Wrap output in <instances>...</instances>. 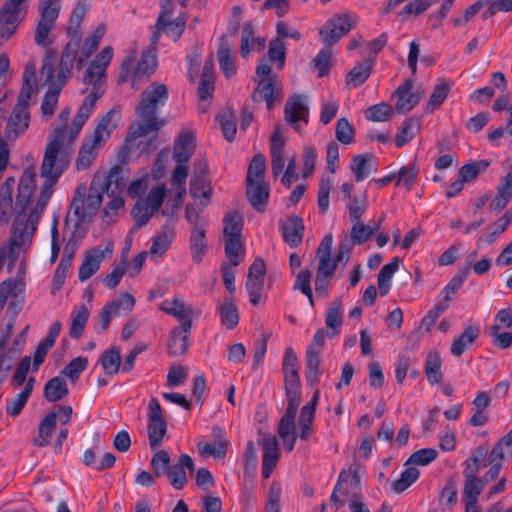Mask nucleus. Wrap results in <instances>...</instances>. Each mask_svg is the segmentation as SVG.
<instances>
[{
	"instance_id": "obj_61",
	"label": "nucleus",
	"mask_w": 512,
	"mask_h": 512,
	"mask_svg": "<svg viewBox=\"0 0 512 512\" xmlns=\"http://www.w3.org/2000/svg\"><path fill=\"white\" fill-rule=\"evenodd\" d=\"M486 484L483 478L464 479L462 500L478 501Z\"/></svg>"
},
{
	"instance_id": "obj_47",
	"label": "nucleus",
	"mask_w": 512,
	"mask_h": 512,
	"mask_svg": "<svg viewBox=\"0 0 512 512\" xmlns=\"http://www.w3.org/2000/svg\"><path fill=\"white\" fill-rule=\"evenodd\" d=\"M348 477H350L351 483L357 484L359 482V477L357 475L356 470H349L348 474L344 470L340 472L338 481L330 496V501L337 504V509H339L344 504L342 500L338 499L337 493L340 492L343 495H346L348 493V489L346 487Z\"/></svg>"
},
{
	"instance_id": "obj_29",
	"label": "nucleus",
	"mask_w": 512,
	"mask_h": 512,
	"mask_svg": "<svg viewBox=\"0 0 512 512\" xmlns=\"http://www.w3.org/2000/svg\"><path fill=\"white\" fill-rule=\"evenodd\" d=\"M223 431L220 427L213 428V436L216 440L213 443L203 439L198 441V451L202 456H213L215 458H223L227 452V441L222 437Z\"/></svg>"
},
{
	"instance_id": "obj_26",
	"label": "nucleus",
	"mask_w": 512,
	"mask_h": 512,
	"mask_svg": "<svg viewBox=\"0 0 512 512\" xmlns=\"http://www.w3.org/2000/svg\"><path fill=\"white\" fill-rule=\"evenodd\" d=\"M84 17V9L83 7H76L73 9L67 26V35L70 38L69 42L67 43L64 51L62 53H66L68 47L70 45H74L73 54H74V62L76 61L78 49H79V43L82 37V31H81V23Z\"/></svg>"
},
{
	"instance_id": "obj_2",
	"label": "nucleus",
	"mask_w": 512,
	"mask_h": 512,
	"mask_svg": "<svg viewBox=\"0 0 512 512\" xmlns=\"http://www.w3.org/2000/svg\"><path fill=\"white\" fill-rule=\"evenodd\" d=\"M68 166L67 156H62L59 159L55 158L52 146L45 150L40 168V176L44 178V182L41 185L37 203L29 215L25 213V210L19 209L13 223L21 221L25 226V231L31 232L32 236L34 235L40 217L52 197L54 186Z\"/></svg>"
},
{
	"instance_id": "obj_46",
	"label": "nucleus",
	"mask_w": 512,
	"mask_h": 512,
	"mask_svg": "<svg viewBox=\"0 0 512 512\" xmlns=\"http://www.w3.org/2000/svg\"><path fill=\"white\" fill-rule=\"evenodd\" d=\"M106 375L113 376L117 374L121 367L120 350L115 347L106 349L99 360Z\"/></svg>"
},
{
	"instance_id": "obj_11",
	"label": "nucleus",
	"mask_w": 512,
	"mask_h": 512,
	"mask_svg": "<svg viewBox=\"0 0 512 512\" xmlns=\"http://www.w3.org/2000/svg\"><path fill=\"white\" fill-rule=\"evenodd\" d=\"M148 438L151 449H157L167 432V423L162 415V408L157 398L153 397L148 403Z\"/></svg>"
},
{
	"instance_id": "obj_13",
	"label": "nucleus",
	"mask_w": 512,
	"mask_h": 512,
	"mask_svg": "<svg viewBox=\"0 0 512 512\" xmlns=\"http://www.w3.org/2000/svg\"><path fill=\"white\" fill-rule=\"evenodd\" d=\"M32 238L33 236L31 235V232L25 231V226H23L21 221L13 223L9 247L6 251L4 249H0V251L5 255V258L9 261V270L14 268L19 257V250L22 248H28L31 244Z\"/></svg>"
},
{
	"instance_id": "obj_15",
	"label": "nucleus",
	"mask_w": 512,
	"mask_h": 512,
	"mask_svg": "<svg viewBox=\"0 0 512 512\" xmlns=\"http://www.w3.org/2000/svg\"><path fill=\"white\" fill-rule=\"evenodd\" d=\"M111 254L112 247L109 245H107L105 248L97 246L89 251H86L84 254V260L78 272L79 280L84 282L91 278L99 270L102 261L107 256H111Z\"/></svg>"
},
{
	"instance_id": "obj_35",
	"label": "nucleus",
	"mask_w": 512,
	"mask_h": 512,
	"mask_svg": "<svg viewBox=\"0 0 512 512\" xmlns=\"http://www.w3.org/2000/svg\"><path fill=\"white\" fill-rule=\"evenodd\" d=\"M15 179L9 177L0 186V222H8L13 210L12 194Z\"/></svg>"
},
{
	"instance_id": "obj_21",
	"label": "nucleus",
	"mask_w": 512,
	"mask_h": 512,
	"mask_svg": "<svg viewBox=\"0 0 512 512\" xmlns=\"http://www.w3.org/2000/svg\"><path fill=\"white\" fill-rule=\"evenodd\" d=\"M36 186V172L33 167L24 170L18 185L15 207L26 210Z\"/></svg>"
},
{
	"instance_id": "obj_31",
	"label": "nucleus",
	"mask_w": 512,
	"mask_h": 512,
	"mask_svg": "<svg viewBox=\"0 0 512 512\" xmlns=\"http://www.w3.org/2000/svg\"><path fill=\"white\" fill-rule=\"evenodd\" d=\"M168 15L163 13L159 16L156 27L158 32L163 31L173 41H177L182 36L186 27L185 15H179L172 21H169Z\"/></svg>"
},
{
	"instance_id": "obj_45",
	"label": "nucleus",
	"mask_w": 512,
	"mask_h": 512,
	"mask_svg": "<svg viewBox=\"0 0 512 512\" xmlns=\"http://www.w3.org/2000/svg\"><path fill=\"white\" fill-rule=\"evenodd\" d=\"M105 33L104 26H98L84 41L81 48V57L77 61V68L81 69L85 59L89 58L98 48Z\"/></svg>"
},
{
	"instance_id": "obj_58",
	"label": "nucleus",
	"mask_w": 512,
	"mask_h": 512,
	"mask_svg": "<svg viewBox=\"0 0 512 512\" xmlns=\"http://www.w3.org/2000/svg\"><path fill=\"white\" fill-rule=\"evenodd\" d=\"M452 87V82L448 80H442L438 83L430 96L427 104V110L433 112L438 108L447 98L449 91Z\"/></svg>"
},
{
	"instance_id": "obj_54",
	"label": "nucleus",
	"mask_w": 512,
	"mask_h": 512,
	"mask_svg": "<svg viewBox=\"0 0 512 512\" xmlns=\"http://www.w3.org/2000/svg\"><path fill=\"white\" fill-rule=\"evenodd\" d=\"M206 230L191 231L190 249L195 263H200L206 254L207 244L205 242Z\"/></svg>"
},
{
	"instance_id": "obj_22",
	"label": "nucleus",
	"mask_w": 512,
	"mask_h": 512,
	"mask_svg": "<svg viewBox=\"0 0 512 512\" xmlns=\"http://www.w3.org/2000/svg\"><path fill=\"white\" fill-rule=\"evenodd\" d=\"M319 392L316 391L312 399L302 407L300 418L298 420L299 438L306 441L313 434V422L315 418V411L318 402Z\"/></svg>"
},
{
	"instance_id": "obj_41",
	"label": "nucleus",
	"mask_w": 512,
	"mask_h": 512,
	"mask_svg": "<svg viewBox=\"0 0 512 512\" xmlns=\"http://www.w3.org/2000/svg\"><path fill=\"white\" fill-rule=\"evenodd\" d=\"M69 393L67 383L60 376L53 377L44 386V398L49 402H56L65 398Z\"/></svg>"
},
{
	"instance_id": "obj_8",
	"label": "nucleus",
	"mask_w": 512,
	"mask_h": 512,
	"mask_svg": "<svg viewBox=\"0 0 512 512\" xmlns=\"http://www.w3.org/2000/svg\"><path fill=\"white\" fill-rule=\"evenodd\" d=\"M103 201V193L92 185L87 192L85 184H79L70 204L72 213L78 222L89 221L98 212Z\"/></svg>"
},
{
	"instance_id": "obj_18",
	"label": "nucleus",
	"mask_w": 512,
	"mask_h": 512,
	"mask_svg": "<svg viewBox=\"0 0 512 512\" xmlns=\"http://www.w3.org/2000/svg\"><path fill=\"white\" fill-rule=\"evenodd\" d=\"M159 308L161 311L175 317L181 322L177 328H182V330L186 332L191 330L193 308L185 305L180 298L175 297L173 300L166 299L160 303Z\"/></svg>"
},
{
	"instance_id": "obj_44",
	"label": "nucleus",
	"mask_w": 512,
	"mask_h": 512,
	"mask_svg": "<svg viewBox=\"0 0 512 512\" xmlns=\"http://www.w3.org/2000/svg\"><path fill=\"white\" fill-rule=\"evenodd\" d=\"M89 318V310L85 305L74 307L71 313L70 336L78 339L82 336Z\"/></svg>"
},
{
	"instance_id": "obj_59",
	"label": "nucleus",
	"mask_w": 512,
	"mask_h": 512,
	"mask_svg": "<svg viewBox=\"0 0 512 512\" xmlns=\"http://www.w3.org/2000/svg\"><path fill=\"white\" fill-rule=\"evenodd\" d=\"M392 116L393 109L385 102L372 105L365 111V118L372 122H384L389 120Z\"/></svg>"
},
{
	"instance_id": "obj_5",
	"label": "nucleus",
	"mask_w": 512,
	"mask_h": 512,
	"mask_svg": "<svg viewBox=\"0 0 512 512\" xmlns=\"http://www.w3.org/2000/svg\"><path fill=\"white\" fill-rule=\"evenodd\" d=\"M157 41L158 33H155L152 37L151 47L142 52L141 58L136 65L137 50L136 48H130L128 55L122 62L121 82L131 80V87L137 89L143 79L150 77L155 72L158 62L154 45Z\"/></svg>"
},
{
	"instance_id": "obj_64",
	"label": "nucleus",
	"mask_w": 512,
	"mask_h": 512,
	"mask_svg": "<svg viewBox=\"0 0 512 512\" xmlns=\"http://www.w3.org/2000/svg\"><path fill=\"white\" fill-rule=\"evenodd\" d=\"M88 359L86 357H76L71 360L62 370L61 374L69 378L73 383L76 382L80 374L87 369Z\"/></svg>"
},
{
	"instance_id": "obj_4",
	"label": "nucleus",
	"mask_w": 512,
	"mask_h": 512,
	"mask_svg": "<svg viewBox=\"0 0 512 512\" xmlns=\"http://www.w3.org/2000/svg\"><path fill=\"white\" fill-rule=\"evenodd\" d=\"M73 49L74 45H70L66 53H62L56 76H54V67L50 59L46 58L44 60L41 68V77L45 78V82H48L51 85L45 93L41 103V112L43 116L51 117L56 110L59 94L69 79L74 65Z\"/></svg>"
},
{
	"instance_id": "obj_32",
	"label": "nucleus",
	"mask_w": 512,
	"mask_h": 512,
	"mask_svg": "<svg viewBox=\"0 0 512 512\" xmlns=\"http://www.w3.org/2000/svg\"><path fill=\"white\" fill-rule=\"evenodd\" d=\"M247 197L252 207L264 212L269 199V187L264 182H247Z\"/></svg>"
},
{
	"instance_id": "obj_3",
	"label": "nucleus",
	"mask_w": 512,
	"mask_h": 512,
	"mask_svg": "<svg viewBox=\"0 0 512 512\" xmlns=\"http://www.w3.org/2000/svg\"><path fill=\"white\" fill-rule=\"evenodd\" d=\"M168 99V88L165 84L154 82L140 97V102L136 107V113L140 121L133 123L128 135L126 136V145L133 140L148 135L151 132H157L165 121L156 117V112L160 106H163Z\"/></svg>"
},
{
	"instance_id": "obj_17",
	"label": "nucleus",
	"mask_w": 512,
	"mask_h": 512,
	"mask_svg": "<svg viewBox=\"0 0 512 512\" xmlns=\"http://www.w3.org/2000/svg\"><path fill=\"white\" fill-rule=\"evenodd\" d=\"M284 117L286 122L296 130L301 128L300 122L307 124L309 108L306 99L300 95H294L288 98L285 104Z\"/></svg>"
},
{
	"instance_id": "obj_39",
	"label": "nucleus",
	"mask_w": 512,
	"mask_h": 512,
	"mask_svg": "<svg viewBox=\"0 0 512 512\" xmlns=\"http://www.w3.org/2000/svg\"><path fill=\"white\" fill-rule=\"evenodd\" d=\"M220 321L227 329L235 328L239 323V312L233 298H225L217 307Z\"/></svg>"
},
{
	"instance_id": "obj_40",
	"label": "nucleus",
	"mask_w": 512,
	"mask_h": 512,
	"mask_svg": "<svg viewBox=\"0 0 512 512\" xmlns=\"http://www.w3.org/2000/svg\"><path fill=\"white\" fill-rule=\"evenodd\" d=\"M190 331L186 332L182 328H173L169 335L168 354L171 356H181L188 350V338Z\"/></svg>"
},
{
	"instance_id": "obj_50",
	"label": "nucleus",
	"mask_w": 512,
	"mask_h": 512,
	"mask_svg": "<svg viewBox=\"0 0 512 512\" xmlns=\"http://www.w3.org/2000/svg\"><path fill=\"white\" fill-rule=\"evenodd\" d=\"M419 132V122L414 118L403 121L395 137V145L400 148L410 142Z\"/></svg>"
},
{
	"instance_id": "obj_28",
	"label": "nucleus",
	"mask_w": 512,
	"mask_h": 512,
	"mask_svg": "<svg viewBox=\"0 0 512 512\" xmlns=\"http://www.w3.org/2000/svg\"><path fill=\"white\" fill-rule=\"evenodd\" d=\"M190 195L194 199H199L200 203L207 206L212 195V187L206 175V172H195L190 182Z\"/></svg>"
},
{
	"instance_id": "obj_52",
	"label": "nucleus",
	"mask_w": 512,
	"mask_h": 512,
	"mask_svg": "<svg viewBox=\"0 0 512 512\" xmlns=\"http://www.w3.org/2000/svg\"><path fill=\"white\" fill-rule=\"evenodd\" d=\"M225 256L229 260L226 264L238 266L244 259L245 248L241 238L224 239Z\"/></svg>"
},
{
	"instance_id": "obj_7",
	"label": "nucleus",
	"mask_w": 512,
	"mask_h": 512,
	"mask_svg": "<svg viewBox=\"0 0 512 512\" xmlns=\"http://www.w3.org/2000/svg\"><path fill=\"white\" fill-rule=\"evenodd\" d=\"M332 245H333V236L331 233L326 234L316 252V259L318 260L317 272L320 275H329L332 276L335 273L337 268V262H344L346 264L349 260L350 252L352 249L351 243L348 240L347 235L340 240L338 245V252L336 255V259L332 258Z\"/></svg>"
},
{
	"instance_id": "obj_49",
	"label": "nucleus",
	"mask_w": 512,
	"mask_h": 512,
	"mask_svg": "<svg viewBox=\"0 0 512 512\" xmlns=\"http://www.w3.org/2000/svg\"><path fill=\"white\" fill-rule=\"evenodd\" d=\"M135 305V298L129 293H123L119 298L106 303L104 306L109 309L113 316H125L129 314Z\"/></svg>"
},
{
	"instance_id": "obj_27",
	"label": "nucleus",
	"mask_w": 512,
	"mask_h": 512,
	"mask_svg": "<svg viewBox=\"0 0 512 512\" xmlns=\"http://www.w3.org/2000/svg\"><path fill=\"white\" fill-rule=\"evenodd\" d=\"M413 82L404 81L395 91L397 96L396 110L398 113H406L412 110L420 101V95L412 92Z\"/></svg>"
},
{
	"instance_id": "obj_42",
	"label": "nucleus",
	"mask_w": 512,
	"mask_h": 512,
	"mask_svg": "<svg viewBox=\"0 0 512 512\" xmlns=\"http://www.w3.org/2000/svg\"><path fill=\"white\" fill-rule=\"evenodd\" d=\"M400 259L398 257H394L390 262L382 266L378 274V288L380 294L385 296L388 294L391 287V279L396 271H398L400 266Z\"/></svg>"
},
{
	"instance_id": "obj_30",
	"label": "nucleus",
	"mask_w": 512,
	"mask_h": 512,
	"mask_svg": "<svg viewBox=\"0 0 512 512\" xmlns=\"http://www.w3.org/2000/svg\"><path fill=\"white\" fill-rule=\"evenodd\" d=\"M195 149V135L192 131H182L174 145L173 158L177 163H187Z\"/></svg>"
},
{
	"instance_id": "obj_53",
	"label": "nucleus",
	"mask_w": 512,
	"mask_h": 512,
	"mask_svg": "<svg viewBox=\"0 0 512 512\" xmlns=\"http://www.w3.org/2000/svg\"><path fill=\"white\" fill-rule=\"evenodd\" d=\"M224 239L241 238L243 218L238 212H231L224 217Z\"/></svg>"
},
{
	"instance_id": "obj_60",
	"label": "nucleus",
	"mask_w": 512,
	"mask_h": 512,
	"mask_svg": "<svg viewBox=\"0 0 512 512\" xmlns=\"http://www.w3.org/2000/svg\"><path fill=\"white\" fill-rule=\"evenodd\" d=\"M420 476L417 468L406 466L400 477L392 484V488L396 493H401L410 487Z\"/></svg>"
},
{
	"instance_id": "obj_63",
	"label": "nucleus",
	"mask_w": 512,
	"mask_h": 512,
	"mask_svg": "<svg viewBox=\"0 0 512 512\" xmlns=\"http://www.w3.org/2000/svg\"><path fill=\"white\" fill-rule=\"evenodd\" d=\"M380 224H377L375 227L370 225H364L362 223H354L351 232V242L354 245H361L365 243L370 237L374 234L375 231L379 229Z\"/></svg>"
},
{
	"instance_id": "obj_20",
	"label": "nucleus",
	"mask_w": 512,
	"mask_h": 512,
	"mask_svg": "<svg viewBox=\"0 0 512 512\" xmlns=\"http://www.w3.org/2000/svg\"><path fill=\"white\" fill-rule=\"evenodd\" d=\"M279 229L282 233L283 240L290 247L299 246L304 236V222L300 216L291 215L285 221H281Z\"/></svg>"
},
{
	"instance_id": "obj_51",
	"label": "nucleus",
	"mask_w": 512,
	"mask_h": 512,
	"mask_svg": "<svg viewBox=\"0 0 512 512\" xmlns=\"http://www.w3.org/2000/svg\"><path fill=\"white\" fill-rule=\"evenodd\" d=\"M217 120L221 126L222 132L226 140L232 142L235 138L237 127H236V115L229 109H223L218 115Z\"/></svg>"
},
{
	"instance_id": "obj_62",
	"label": "nucleus",
	"mask_w": 512,
	"mask_h": 512,
	"mask_svg": "<svg viewBox=\"0 0 512 512\" xmlns=\"http://www.w3.org/2000/svg\"><path fill=\"white\" fill-rule=\"evenodd\" d=\"M335 137L340 143L344 145H350L354 143L355 129L346 118L343 117L337 120Z\"/></svg>"
},
{
	"instance_id": "obj_36",
	"label": "nucleus",
	"mask_w": 512,
	"mask_h": 512,
	"mask_svg": "<svg viewBox=\"0 0 512 512\" xmlns=\"http://www.w3.org/2000/svg\"><path fill=\"white\" fill-rule=\"evenodd\" d=\"M24 0H7L0 13V23L18 28L24 17L22 4Z\"/></svg>"
},
{
	"instance_id": "obj_37",
	"label": "nucleus",
	"mask_w": 512,
	"mask_h": 512,
	"mask_svg": "<svg viewBox=\"0 0 512 512\" xmlns=\"http://www.w3.org/2000/svg\"><path fill=\"white\" fill-rule=\"evenodd\" d=\"M441 368L442 358L439 352L436 350L430 351L424 364V371L430 385H436L442 381L443 374Z\"/></svg>"
},
{
	"instance_id": "obj_43",
	"label": "nucleus",
	"mask_w": 512,
	"mask_h": 512,
	"mask_svg": "<svg viewBox=\"0 0 512 512\" xmlns=\"http://www.w3.org/2000/svg\"><path fill=\"white\" fill-rule=\"evenodd\" d=\"M219 67L226 78H231L236 74V66L232 55V48L229 44L222 42L217 50Z\"/></svg>"
},
{
	"instance_id": "obj_1",
	"label": "nucleus",
	"mask_w": 512,
	"mask_h": 512,
	"mask_svg": "<svg viewBox=\"0 0 512 512\" xmlns=\"http://www.w3.org/2000/svg\"><path fill=\"white\" fill-rule=\"evenodd\" d=\"M112 58L113 48L106 46L87 67L83 75V82L85 85H92L90 92L85 96L71 125L69 127L53 128L47 139L45 150L52 146L55 158L59 159L62 156H67L68 163L70 164L73 155L72 144L91 116L97 100L101 98L105 91L106 69Z\"/></svg>"
},
{
	"instance_id": "obj_14",
	"label": "nucleus",
	"mask_w": 512,
	"mask_h": 512,
	"mask_svg": "<svg viewBox=\"0 0 512 512\" xmlns=\"http://www.w3.org/2000/svg\"><path fill=\"white\" fill-rule=\"evenodd\" d=\"M41 17L37 24L34 41L43 48H47L53 42L50 33L55 27V22L59 16V8L39 7Z\"/></svg>"
},
{
	"instance_id": "obj_33",
	"label": "nucleus",
	"mask_w": 512,
	"mask_h": 512,
	"mask_svg": "<svg viewBox=\"0 0 512 512\" xmlns=\"http://www.w3.org/2000/svg\"><path fill=\"white\" fill-rule=\"evenodd\" d=\"M375 61L367 59L355 65L345 77V84L349 88L362 85L371 75Z\"/></svg>"
},
{
	"instance_id": "obj_23",
	"label": "nucleus",
	"mask_w": 512,
	"mask_h": 512,
	"mask_svg": "<svg viewBox=\"0 0 512 512\" xmlns=\"http://www.w3.org/2000/svg\"><path fill=\"white\" fill-rule=\"evenodd\" d=\"M176 237L175 227L172 222H166L158 235L152 238L149 254L152 258H158L165 254Z\"/></svg>"
},
{
	"instance_id": "obj_24",
	"label": "nucleus",
	"mask_w": 512,
	"mask_h": 512,
	"mask_svg": "<svg viewBox=\"0 0 512 512\" xmlns=\"http://www.w3.org/2000/svg\"><path fill=\"white\" fill-rule=\"evenodd\" d=\"M185 469H188L190 472L194 471V462L193 459L188 454H181L177 463L174 464L166 475H168L171 485L175 489H182L187 483V476Z\"/></svg>"
},
{
	"instance_id": "obj_6",
	"label": "nucleus",
	"mask_w": 512,
	"mask_h": 512,
	"mask_svg": "<svg viewBox=\"0 0 512 512\" xmlns=\"http://www.w3.org/2000/svg\"><path fill=\"white\" fill-rule=\"evenodd\" d=\"M117 115H119V111L114 109L107 112L99 120L93 134L83 141L75 164L78 171L85 170L92 165L99 149L107 142L112 130L116 127L113 118Z\"/></svg>"
},
{
	"instance_id": "obj_55",
	"label": "nucleus",
	"mask_w": 512,
	"mask_h": 512,
	"mask_svg": "<svg viewBox=\"0 0 512 512\" xmlns=\"http://www.w3.org/2000/svg\"><path fill=\"white\" fill-rule=\"evenodd\" d=\"M266 158L263 154H256L249 165L247 172V182H264L266 173Z\"/></svg>"
},
{
	"instance_id": "obj_19",
	"label": "nucleus",
	"mask_w": 512,
	"mask_h": 512,
	"mask_svg": "<svg viewBox=\"0 0 512 512\" xmlns=\"http://www.w3.org/2000/svg\"><path fill=\"white\" fill-rule=\"evenodd\" d=\"M259 443L263 449L262 476L268 479L279 460V445L276 437L271 434L263 435Z\"/></svg>"
},
{
	"instance_id": "obj_10",
	"label": "nucleus",
	"mask_w": 512,
	"mask_h": 512,
	"mask_svg": "<svg viewBox=\"0 0 512 512\" xmlns=\"http://www.w3.org/2000/svg\"><path fill=\"white\" fill-rule=\"evenodd\" d=\"M357 16L353 13L336 14L326 21L319 35L325 46H332L347 35L356 25Z\"/></svg>"
},
{
	"instance_id": "obj_9",
	"label": "nucleus",
	"mask_w": 512,
	"mask_h": 512,
	"mask_svg": "<svg viewBox=\"0 0 512 512\" xmlns=\"http://www.w3.org/2000/svg\"><path fill=\"white\" fill-rule=\"evenodd\" d=\"M167 195L165 185L159 184L153 187L144 198H139L131 213L134 219L132 230L145 226L150 219L159 211Z\"/></svg>"
},
{
	"instance_id": "obj_56",
	"label": "nucleus",
	"mask_w": 512,
	"mask_h": 512,
	"mask_svg": "<svg viewBox=\"0 0 512 512\" xmlns=\"http://www.w3.org/2000/svg\"><path fill=\"white\" fill-rule=\"evenodd\" d=\"M320 354L306 350L305 355V377L309 385H314L319 381Z\"/></svg>"
},
{
	"instance_id": "obj_25",
	"label": "nucleus",
	"mask_w": 512,
	"mask_h": 512,
	"mask_svg": "<svg viewBox=\"0 0 512 512\" xmlns=\"http://www.w3.org/2000/svg\"><path fill=\"white\" fill-rule=\"evenodd\" d=\"M281 85L277 78L260 79L254 92L255 100L265 101L267 108L270 110L274 107L276 99L280 96Z\"/></svg>"
},
{
	"instance_id": "obj_12",
	"label": "nucleus",
	"mask_w": 512,
	"mask_h": 512,
	"mask_svg": "<svg viewBox=\"0 0 512 512\" xmlns=\"http://www.w3.org/2000/svg\"><path fill=\"white\" fill-rule=\"evenodd\" d=\"M282 370L286 396H301V384L298 373V358L292 347L284 352Z\"/></svg>"
},
{
	"instance_id": "obj_34",
	"label": "nucleus",
	"mask_w": 512,
	"mask_h": 512,
	"mask_svg": "<svg viewBox=\"0 0 512 512\" xmlns=\"http://www.w3.org/2000/svg\"><path fill=\"white\" fill-rule=\"evenodd\" d=\"M57 413H48L40 422L38 433L33 439V443L38 447H46L51 443L52 435L56 428Z\"/></svg>"
},
{
	"instance_id": "obj_38",
	"label": "nucleus",
	"mask_w": 512,
	"mask_h": 512,
	"mask_svg": "<svg viewBox=\"0 0 512 512\" xmlns=\"http://www.w3.org/2000/svg\"><path fill=\"white\" fill-rule=\"evenodd\" d=\"M479 335V329L476 326H467L461 335L451 344V354L459 357L468 350Z\"/></svg>"
},
{
	"instance_id": "obj_16",
	"label": "nucleus",
	"mask_w": 512,
	"mask_h": 512,
	"mask_svg": "<svg viewBox=\"0 0 512 512\" xmlns=\"http://www.w3.org/2000/svg\"><path fill=\"white\" fill-rule=\"evenodd\" d=\"M30 115L26 102H18L13 108L6 125V137L16 139L24 134L29 127Z\"/></svg>"
},
{
	"instance_id": "obj_57",
	"label": "nucleus",
	"mask_w": 512,
	"mask_h": 512,
	"mask_svg": "<svg viewBox=\"0 0 512 512\" xmlns=\"http://www.w3.org/2000/svg\"><path fill=\"white\" fill-rule=\"evenodd\" d=\"M350 168L357 182L363 181L369 174L375 172L370 164V158L365 155H356L352 158Z\"/></svg>"
},
{
	"instance_id": "obj_48",
	"label": "nucleus",
	"mask_w": 512,
	"mask_h": 512,
	"mask_svg": "<svg viewBox=\"0 0 512 512\" xmlns=\"http://www.w3.org/2000/svg\"><path fill=\"white\" fill-rule=\"evenodd\" d=\"M343 322V303L340 298L332 301L325 315L326 326L333 330L334 334L339 333Z\"/></svg>"
}]
</instances>
